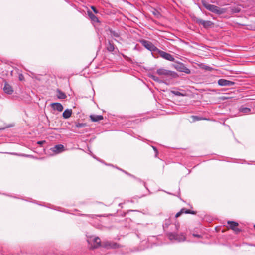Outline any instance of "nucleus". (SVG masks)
<instances>
[{
  "label": "nucleus",
  "mask_w": 255,
  "mask_h": 255,
  "mask_svg": "<svg viewBox=\"0 0 255 255\" xmlns=\"http://www.w3.org/2000/svg\"><path fill=\"white\" fill-rule=\"evenodd\" d=\"M94 245L91 247L92 248H97L100 246L107 249H115L119 247V245L114 242L110 241H104L101 244V240L99 237H96L94 239Z\"/></svg>",
  "instance_id": "f257e3e1"
},
{
  "label": "nucleus",
  "mask_w": 255,
  "mask_h": 255,
  "mask_svg": "<svg viewBox=\"0 0 255 255\" xmlns=\"http://www.w3.org/2000/svg\"><path fill=\"white\" fill-rule=\"evenodd\" d=\"M204 7L208 10L218 14H221L225 12V9L210 4H204Z\"/></svg>",
  "instance_id": "f03ea898"
},
{
  "label": "nucleus",
  "mask_w": 255,
  "mask_h": 255,
  "mask_svg": "<svg viewBox=\"0 0 255 255\" xmlns=\"http://www.w3.org/2000/svg\"><path fill=\"white\" fill-rule=\"evenodd\" d=\"M168 238L170 240H175L178 242H181L185 241L186 238L183 233L178 234L177 233L168 232L167 233Z\"/></svg>",
  "instance_id": "7ed1b4c3"
},
{
  "label": "nucleus",
  "mask_w": 255,
  "mask_h": 255,
  "mask_svg": "<svg viewBox=\"0 0 255 255\" xmlns=\"http://www.w3.org/2000/svg\"><path fill=\"white\" fill-rule=\"evenodd\" d=\"M141 44L150 51L157 52L158 48L155 46L151 42L145 40L140 41Z\"/></svg>",
  "instance_id": "20e7f679"
},
{
  "label": "nucleus",
  "mask_w": 255,
  "mask_h": 255,
  "mask_svg": "<svg viewBox=\"0 0 255 255\" xmlns=\"http://www.w3.org/2000/svg\"><path fill=\"white\" fill-rule=\"evenodd\" d=\"M174 67L179 72H184L186 74H190L191 73L190 70L182 63H177L175 64Z\"/></svg>",
  "instance_id": "39448f33"
},
{
  "label": "nucleus",
  "mask_w": 255,
  "mask_h": 255,
  "mask_svg": "<svg viewBox=\"0 0 255 255\" xmlns=\"http://www.w3.org/2000/svg\"><path fill=\"white\" fill-rule=\"evenodd\" d=\"M159 55L164 59L169 61L174 62L175 61L174 57L170 54L166 53L158 49L157 52Z\"/></svg>",
  "instance_id": "423d86ee"
},
{
  "label": "nucleus",
  "mask_w": 255,
  "mask_h": 255,
  "mask_svg": "<svg viewBox=\"0 0 255 255\" xmlns=\"http://www.w3.org/2000/svg\"><path fill=\"white\" fill-rule=\"evenodd\" d=\"M218 84L221 86H230L234 84V82L223 79H220L218 81Z\"/></svg>",
  "instance_id": "0eeeda50"
},
{
  "label": "nucleus",
  "mask_w": 255,
  "mask_h": 255,
  "mask_svg": "<svg viewBox=\"0 0 255 255\" xmlns=\"http://www.w3.org/2000/svg\"><path fill=\"white\" fill-rule=\"evenodd\" d=\"M227 223L229 225V228L233 230L236 233H238L239 232V229L238 228L239 224L237 222L228 221Z\"/></svg>",
  "instance_id": "6e6552de"
},
{
  "label": "nucleus",
  "mask_w": 255,
  "mask_h": 255,
  "mask_svg": "<svg viewBox=\"0 0 255 255\" xmlns=\"http://www.w3.org/2000/svg\"><path fill=\"white\" fill-rule=\"evenodd\" d=\"M196 22L202 25L204 28H208L213 24L210 21H205L201 19H197Z\"/></svg>",
  "instance_id": "1a4fd4ad"
},
{
  "label": "nucleus",
  "mask_w": 255,
  "mask_h": 255,
  "mask_svg": "<svg viewBox=\"0 0 255 255\" xmlns=\"http://www.w3.org/2000/svg\"><path fill=\"white\" fill-rule=\"evenodd\" d=\"M3 91L5 93L9 95L12 94L13 92L12 87L6 82H5L4 83Z\"/></svg>",
  "instance_id": "9d476101"
},
{
  "label": "nucleus",
  "mask_w": 255,
  "mask_h": 255,
  "mask_svg": "<svg viewBox=\"0 0 255 255\" xmlns=\"http://www.w3.org/2000/svg\"><path fill=\"white\" fill-rule=\"evenodd\" d=\"M51 150L55 153H59L64 150V147L62 144H58L51 148Z\"/></svg>",
  "instance_id": "9b49d317"
},
{
  "label": "nucleus",
  "mask_w": 255,
  "mask_h": 255,
  "mask_svg": "<svg viewBox=\"0 0 255 255\" xmlns=\"http://www.w3.org/2000/svg\"><path fill=\"white\" fill-rule=\"evenodd\" d=\"M171 71L163 68L157 70L156 73L159 75L170 76L171 75Z\"/></svg>",
  "instance_id": "f8f14e48"
},
{
  "label": "nucleus",
  "mask_w": 255,
  "mask_h": 255,
  "mask_svg": "<svg viewBox=\"0 0 255 255\" xmlns=\"http://www.w3.org/2000/svg\"><path fill=\"white\" fill-rule=\"evenodd\" d=\"M51 105L52 108L54 110H57L59 112H61L63 110V107L62 105L60 103H53Z\"/></svg>",
  "instance_id": "ddd939ff"
},
{
  "label": "nucleus",
  "mask_w": 255,
  "mask_h": 255,
  "mask_svg": "<svg viewBox=\"0 0 255 255\" xmlns=\"http://www.w3.org/2000/svg\"><path fill=\"white\" fill-rule=\"evenodd\" d=\"M72 110L71 109H67L63 113L62 116L64 119H68L71 116Z\"/></svg>",
  "instance_id": "4468645a"
},
{
  "label": "nucleus",
  "mask_w": 255,
  "mask_h": 255,
  "mask_svg": "<svg viewBox=\"0 0 255 255\" xmlns=\"http://www.w3.org/2000/svg\"><path fill=\"white\" fill-rule=\"evenodd\" d=\"M91 120L93 122H98L103 119L102 115H92L90 116Z\"/></svg>",
  "instance_id": "2eb2a0df"
},
{
  "label": "nucleus",
  "mask_w": 255,
  "mask_h": 255,
  "mask_svg": "<svg viewBox=\"0 0 255 255\" xmlns=\"http://www.w3.org/2000/svg\"><path fill=\"white\" fill-rule=\"evenodd\" d=\"M88 15L91 20L94 22H99L98 18L97 16H96L91 11H88Z\"/></svg>",
  "instance_id": "dca6fc26"
},
{
  "label": "nucleus",
  "mask_w": 255,
  "mask_h": 255,
  "mask_svg": "<svg viewBox=\"0 0 255 255\" xmlns=\"http://www.w3.org/2000/svg\"><path fill=\"white\" fill-rule=\"evenodd\" d=\"M56 92L57 93V98L60 99H64L66 98V94L59 89H57Z\"/></svg>",
  "instance_id": "f3484780"
},
{
  "label": "nucleus",
  "mask_w": 255,
  "mask_h": 255,
  "mask_svg": "<svg viewBox=\"0 0 255 255\" xmlns=\"http://www.w3.org/2000/svg\"><path fill=\"white\" fill-rule=\"evenodd\" d=\"M107 49L108 51L110 52L114 51L115 49V46L113 43H112L110 41L108 42V43L107 44L106 46Z\"/></svg>",
  "instance_id": "a211bd4d"
},
{
  "label": "nucleus",
  "mask_w": 255,
  "mask_h": 255,
  "mask_svg": "<svg viewBox=\"0 0 255 255\" xmlns=\"http://www.w3.org/2000/svg\"><path fill=\"white\" fill-rule=\"evenodd\" d=\"M251 111V109L248 107H244L243 106L240 107V113H243L245 114L249 113Z\"/></svg>",
  "instance_id": "6ab92c4d"
},
{
  "label": "nucleus",
  "mask_w": 255,
  "mask_h": 255,
  "mask_svg": "<svg viewBox=\"0 0 255 255\" xmlns=\"http://www.w3.org/2000/svg\"><path fill=\"white\" fill-rule=\"evenodd\" d=\"M149 77H150L152 80H153L154 81H156V82H159V83H163L164 82L162 80H160L158 77L153 75V74H150L149 75Z\"/></svg>",
  "instance_id": "aec40b11"
},
{
  "label": "nucleus",
  "mask_w": 255,
  "mask_h": 255,
  "mask_svg": "<svg viewBox=\"0 0 255 255\" xmlns=\"http://www.w3.org/2000/svg\"><path fill=\"white\" fill-rule=\"evenodd\" d=\"M182 210H184L183 213L186 214H196V212L194 211H191L189 209H187L185 208H182Z\"/></svg>",
  "instance_id": "412c9836"
},
{
  "label": "nucleus",
  "mask_w": 255,
  "mask_h": 255,
  "mask_svg": "<svg viewBox=\"0 0 255 255\" xmlns=\"http://www.w3.org/2000/svg\"><path fill=\"white\" fill-rule=\"evenodd\" d=\"M110 32L112 36H114V37H117V38L120 37L119 33L117 31H113L112 30H110Z\"/></svg>",
  "instance_id": "4be33fe9"
},
{
  "label": "nucleus",
  "mask_w": 255,
  "mask_h": 255,
  "mask_svg": "<svg viewBox=\"0 0 255 255\" xmlns=\"http://www.w3.org/2000/svg\"><path fill=\"white\" fill-rule=\"evenodd\" d=\"M191 118H192V122H193L197 121H200V120H202L204 119L203 118L198 117L197 116H192L191 117Z\"/></svg>",
  "instance_id": "5701e85b"
},
{
  "label": "nucleus",
  "mask_w": 255,
  "mask_h": 255,
  "mask_svg": "<svg viewBox=\"0 0 255 255\" xmlns=\"http://www.w3.org/2000/svg\"><path fill=\"white\" fill-rule=\"evenodd\" d=\"M171 92L176 96H184L185 95L177 91H171Z\"/></svg>",
  "instance_id": "b1692460"
},
{
  "label": "nucleus",
  "mask_w": 255,
  "mask_h": 255,
  "mask_svg": "<svg viewBox=\"0 0 255 255\" xmlns=\"http://www.w3.org/2000/svg\"><path fill=\"white\" fill-rule=\"evenodd\" d=\"M216 0L218 1L221 2V4H222L223 5H226V4H228V3L226 1H234L235 0Z\"/></svg>",
  "instance_id": "393cba45"
},
{
  "label": "nucleus",
  "mask_w": 255,
  "mask_h": 255,
  "mask_svg": "<svg viewBox=\"0 0 255 255\" xmlns=\"http://www.w3.org/2000/svg\"><path fill=\"white\" fill-rule=\"evenodd\" d=\"M203 69H204L206 70H207V71H211L213 69V68H212L210 66H208L204 65L203 67Z\"/></svg>",
  "instance_id": "a878e982"
},
{
  "label": "nucleus",
  "mask_w": 255,
  "mask_h": 255,
  "mask_svg": "<svg viewBox=\"0 0 255 255\" xmlns=\"http://www.w3.org/2000/svg\"><path fill=\"white\" fill-rule=\"evenodd\" d=\"M183 211H184V210H182V209H181L179 212H178V213H176V214L175 215V217L176 218L179 217L183 213Z\"/></svg>",
  "instance_id": "bb28decb"
},
{
  "label": "nucleus",
  "mask_w": 255,
  "mask_h": 255,
  "mask_svg": "<svg viewBox=\"0 0 255 255\" xmlns=\"http://www.w3.org/2000/svg\"><path fill=\"white\" fill-rule=\"evenodd\" d=\"M81 215L84 216L89 217L91 218H94V217L96 216L95 215H94V214H81Z\"/></svg>",
  "instance_id": "cd10ccee"
},
{
  "label": "nucleus",
  "mask_w": 255,
  "mask_h": 255,
  "mask_svg": "<svg viewBox=\"0 0 255 255\" xmlns=\"http://www.w3.org/2000/svg\"><path fill=\"white\" fill-rule=\"evenodd\" d=\"M85 126V124L84 123H77L76 125V127L77 128H81Z\"/></svg>",
  "instance_id": "c85d7f7f"
},
{
  "label": "nucleus",
  "mask_w": 255,
  "mask_h": 255,
  "mask_svg": "<svg viewBox=\"0 0 255 255\" xmlns=\"http://www.w3.org/2000/svg\"><path fill=\"white\" fill-rule=\"evenodd\" d=\"M91 8L95 13H97L98 12V10L94 6H92Z\"/></svg>",
  "instance_id": "c756f323"
},
{
  "label": "nucleus",
  "mask_w": 255,
  "mask_h": 255,
  "mask_svg": "<svg viewBox=\"0 0 255 255\" xmlns=\"http://www.w3.org/2000/svg\"><path fill=\"white\" fill-rule=\"evenodd\" d=\"M152 148L155 152L156 156H157V155L158 154V151H157V148L156 147H155L154 146H152Z\"/></svg>",
  "instance_id": "7c9ffc66"
},
{
  "label": "nucleus",
  "mask_w": 255,
  "mask_h": 255,
  "mask_svg": "<svg viewBox=\"0 0 255 255\" xmlns=\"http://www.w3.org/2000/svg\"><path fill=\"white\" fill-rule=\"evenodd\" d=\"M193 236L197 238H201V235L196 234H193Z\"/></svg>",
  "instance_id": "2f4dec72"
},
{
  "label": "nucleus",
  "mask_w": 255,
  "mask_h": 255,
  "mask_svg": "<svg viewBox=\"0 0 255 255\" xmlns=\"http://www.w3.org/2000/svg\"><path fill=\"white\" fill-rule=\"evenodd\" d=\"M174 226H175V227L176 229L177 230H178L179 228V223L175 224Z\"/></svg>",
  "instance_id": "473e14b6"
},
{
  "label": "nucleus",
  "mask_w": 255,
  "mask_h": 255,
  "mask_svg": "<svg viewBox=\"0 0 255 255\" xmlns=\"http://www.w3.org/2000/svg\"><path fill=\"white\" fill-rule=\"evenodd\" d=\"M42 143V141H38L37 142L38 144H41Z\"/></svg>",
  "instance_id": "72a5a7b5"
},
{
  "label": "nucleus",
  "mask_w": 255,
  "mask_h": 255,
  "mask_svg": "<svg viewBox=\"0 0 255 255\" xmlns=\"http://www.w3.org/2000/svg\"><path fill=\"white\" fill-rule=\"evenodd\" d=\"M240 78H244V77H243V76L241 75H240Z\"/></svg>",
  "instance_id": "f704fd0d"
},
{
  "label": "nucleus",
  "mask_w": 255,
  "mask_h": 255,
  "mask_svg": "<svg viewBox=\"0 0 255 255\" xmlns=\"http://www.w3.org/2000/svg\"><path fill=\"white\" fill-rule=\"evenodd\" d=\"M19 79H20V80H22V77H21L20 76V77H19Z\"/></svg>",
  "instance_id": "c9c22d12"
},
{
  "label": "nucleus",
  "mask_w": 255,
  "mask_h": 255,
  "mask_svg": "<svg viewBox=\"0 0 255 255\" xmlns=\"http://www.w3.org/2000/svg\"><path fill=\"white\" fill-rule=\"evenodd\" d=\"M254 227L255 229V224L254 225Z\"/></svg>",
  "instance_id": "e433bc0d"
}]
</instances>
